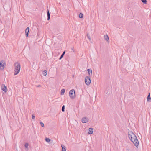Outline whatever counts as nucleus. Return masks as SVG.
<instances>
[{"label": "nucleus", "mask_w": 151, "mask_h": 151, "mask_svg": "<svg viewBox=\"0 0 151 151\" xmlns=\"http://www.w3.org/2000/svg\"><path fill=\"white\" fill-rule=\"evenodd\" d=\"M128 136L129 139L133 142L136 147L139 145V141L135 135L131 131H129L128 132Z\"/></svg>", "instance_id": "f257e3e1"}, {"label": "nucleus", "mask_w": 151, "mask_h": 151, "mask_svg": "<svg viewBox=\"0 0 151 151\" xmlns=\"http://www.w3.org/2000/svg\"><path fill=\"white\" fill-rule=\"evenodd\" d=\"M14 75H17L20 72L21 68L20 64L18 62L15 63L14 64Z\"/></svg>", "instance_id": "f03ea898"}, {"label": "nucleus", "mask_w": 151, "mask_h": 151, "mask_svg": "<svg viewBox=\"0 0 151 151\" xmlns=\"http://www.w3.org/2000/svg\"><path fill=\"white\" fill-rule=\"evenodd\" d=\"M69 96L72 99H73L75 98V92L74 89L71 90L70 91Z\"/></svg>", "instance_id": "7ed1b4c3"}, {"label": "nucleus", "mask_w": 151, "mask_h": 151, "mask_svg": "<svg viewBox=\"0 0 151 151\" xmlns=\"http://www.w3.org/2000/svg\"><path fill=\"white\" fill-rule=\"evenodd\" d=\"M85 82L86 84L89 86L91 83V79L88 76H86L85 79Z\"/></svg>", "instance_id": "20e7f679"}, {"label": "nucleus", "mask_w": 151, "mask_h": 151, "mask_svg": "<svg viewBox=\"0 0 151 151\" xmlns=\"http://www.w3.org/2000/svg\"><path fill=\"white\" fill-rule=\"evenodd\" d=\"M1 88L6 93L7 91V88L4 84H2L1 86Z\"/></svg>", "instance_id": "39448f33"}, {"label": "nucleus", "mask_w": 151, "mask_h": 151, "mask_svg": "<svg viewBox=\"0 0 151 151\" xmlns=\"http://www.w3.org/2000/svg\"><path fill=\"white\" fill-rule=\"evenodd\" d=\"M2 62H5L4 61H2L0 62V69L1 70H3L4 68V66Z\"/></svg>", "instance_id": "423d86ee"}, {"label": "nucleus", "mask_w": 151, "mask_h": 151, "mask_svg": "<svg viewBox=\"0 0 151 151\" xmlns=\"http://www.w3.org/2000/svg\"><path fill=\"white\" fill-rule=\"evenodd\" d=\"M88 121V119L86 117H83L82 118V122L83 123H86Z\"/></svg>", "instance_id": "0eeeda50"}, {"label": "nucleus", "mask_w": 151, "mask_h": 151, "mask_svg": "<svg viewBox=\"0 0 151 151\" xmlns=\"http://www.w3.org/2000/svg\"><path fill=\"white\" fill-rule=\"evenodd\" d=\"M29 27H27L25 30V33L26 34V36L27 37L28 36L29 32Z\"/></svg>", "instance_id": "6e6552de"}, {"label": "nucleus", "mask_w": 151, "mask_h": 151, "mask_svg": "<svg viewBox=\"0 0 151 151\" xmlns=\"http://www.w3.org/2000/svg\"><path fill=\"white\" fill-rule=\"evenodd\" d=\"M88 134H91L93 133V129L92 128H90L88 129Z\"/></svg>", "instance_id": "1a4fd4ad"}, {"label": "nucleus", "mask_w": 151, "mask_h": 151, "mask_svg": "<svg viewBox=\"0 0 151 151\" xmlns=\"http://www.w3.org/2000/svg\"><path fill=\"white\" fill-rule=\"evenodd\" d=\"M104 38L105 40L108 42H109V38L108 35H104Z\"/></svg>", "instance_id": "9d476101"}, {"label": "nucleus", "mask_w": 151, "mask_h": 151, "mask_svg": "<svg viewBox=\"0 0 151 151\" xmlns=\"http://www.w3.org/2000/svg\"><path fill=\"white\" fill-rule=\"evenodd\" d=\"M87 71H88V74L89 76H91L92 74V70L91 69H88Z\"/></svg>", "instance_id": "9b49d317"}, {"label": "nucleus", "mask_w": 151, "mask_h": 151, "mask_svg": "<svg viewBox=\"0 0 151 151\" xmlns=\"http://www.w3.org/2000/svg\"><path fill=\"white\" fill-rule=\"evenodd\" d=\"M29 145L28 143H26L25 144L24 147L26 148V151H28V147Z\"/></svg>", "instance_id": "f8f14e48"}, {"label": "nucleus", "mask_w": 151, "mask_h": 151, "mask_svg": "<svg viewBox=\"0 0 151 151\" xmlns=\"http://www.w3.org/2000/svg\"><path fill=\"white\" fill-rule=\"evenodd\" d=\"M47 20H50V14L49 10H48V11H47Z\"/></svg>", "instance_id": "ddd939ff"}, {"label": "nucleus", "mask_w": 151, "mask_h": 151, "mask_svg": "<svg viewBox=\"0 0 151 151\" xmlns=\"http://www.w3.org/2000/svg\"><path fill=\"white\" fill-rule=\"evenodd\" d=\"M61 147L62 148V151H66V147L63 145H61Z\"/></svg>", "instance_id": "4468645a"}, {"label": "nucleus", "mask_w": 151, "mask_h": 151, "mask_svg": "<svg viewBox=\"0 0 151 151\" xmlns=\"http://www.w3.org/2000/svg\"><path fill=\"white\" fill-rule=\"evenodd\" d=\"M151 99V97H150V93H149V95H148L147 97V101L149 102L150 101V100Z\"/></svg>", "instance_id": "2eb2a0df"}, {"label": "nucleus", "mask_w": 151, "mask_h": 151, "mask_svg": "<svg viewBox=\"0 0 151 151\" xmlns=\"http://www.w3.org/2000/svg\"><path fill=\"white\" fill-rule=\"evenodd\" d=\"M65 90L64 89H62L61 91V95H63L65 93Z\"/></svg>", "instance_id": "dca6fc26"}, {"label": "nucleus", "mask_w": 151, "mask_h": 151, "mask_svg": "<svg viewBox=\"0 0 151 151\" xmlns=\"http://www.w3.org/2000/svg\"><path fill=\"white\" fill-rule=\"evenodd\" d=\"M65 53V51H64L63 52V53L61 55V56L60 58H59V59L60 60V59H62V58L63 57V56L64 55V54Z\"/></svg>", "instance_id": "f3484780"}, {"label": "nucleus", "mask_w": 151, "mask_h": 151, "mask_svg": "<svg viewBox=\"0 0 151 151\" xmlns=\"http://www.w3.org/2000/svg\"><path fill=\"white\" fill-rule=\"evenodd\" d=\"M79 17L80 18H82L83 17V14L81 13H80L79 15Z\"/></svg>", "instance_id": "a211bd4d"}, {"label": "nucleus", "mask_w": 151, "mask_h": 151, "mask_svg": "<svg viewBox=\"0 0 151 151\" xmlns=\"http://www.w3.org/2000/svg\"><path fill=\"white\" fill-rule=\"evenodd\" d=\"M43 74L45 76H46L47 75V71L46 70H44L42 72Z\"/></svg>", "instance_id": "6ab92c4d"}, {"label": "nucleus", "mask_w": 151, "mask_h": 151, "mask_svg": "<svg viewBox=\"0 0 151 151\" xmlns=\"http://www.w3.org/2000/svg\"><path fill=\"white\" fill-rule=\"evenodd\" d=\"M45 140L47 142H49L50 141V139L48 138H46L45 139Z\"/></svg>", "instance_id": "aec40b11"}, {"label": "nucleus", "mask_w": 151, "mask_h": 151, "mask_svg": "<svg viewBox=\"0 0 151 151\" xmlns=\"http://www.w3.org/2000/svg\"><path fill=\"white\" fill-rule=\"evenodd\" d=\"M142 2L145 4H146L147 2V1L146 0H141Z\"/></svg>", "instance_id": "412c9836"}, {"label": "nucleus", "mask_w": 151, "mask_h": 151, "mask_svg": "<svg viewBox=\"0 0 151 151\" xmlns=\"http://www.w3.org/2000/svg\"><path fill=\"white\" fill-rule=\"evenodd\" d=\"M62 112H64L65 111V106L63 105V106L62 108Z\"/></svg>", "instance_id": "4be33fe9"}, {"label": "nucleus", "mask_w": 151, "mask_h": 151, "mask_svg": "<svg viewBox=\"0 0 151 151\" xmlns=\"http://www.w3.org/2000/svg\"><path fill=\"white\" fill-rule=\"evenodd\" d=\"M87 37L88 38L89 40L90 41L91 40V38H90V36L88 34H87Z\"/></svg>", "instance_id": "5701e85b"}, {"label": "nucleus", "mask_w": 151, "mask_h": 151, "mask_svg": "<svg viewBox=\"0 0 151 151\" xmlns=\"http://www.w3.org/2000/svg\"><path fill=\"white\" fill-rule=\"evenodd\" d=\"M40 124L41 126L43 127H44V123L42 122H40Z\"/></svg>", "instance_id": "b1692460"}, {"label": "nucleus", "mask_w": 151, "mask_h": 151, "mask_svg": "<svg viewBox=\"0 0 151 151\" xmlns=\"http://www.w3.org/2000/svg\"><path fill=\"white\" fill-rule=\"evenodd\" d=\"M32 119H34L35 118V116L34 115H32Z\"/></svg>", "instance_id": "393cba45"}, {"label": "nucleus", "mask_w": 151, "mask_h": 151, "mask_svg": "<svg viewBox=\"0 0 151 151\" xmlns=\"http://www.w3.org/2000/svg\"><path fill=\"white\" fill-rule=\"evenodd\" d=\"M40 86H41L40 85H39L37 86V87H40Z\"/></svg>", "instance_id": "a878e982"}]
</instances>
